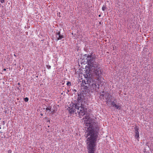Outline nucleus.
<instances>
[{
    "label": "nucleus",
    "mask_w": 153,
    "mask_h": 153,
    "mask_svg": "<svg viewBox=\"0 0 153 153\" xmlns=\"http://www.w3.org/2000/svg\"><path fill=\"white\" fill-rule=\"evenodd\" d=\"M83 120H84L85 128H87L85 136L87 138L86 142L88 153H94L100 127L95 120L88 116H86Z\"/></svg>",
    "instance_id": "1"
},
{
    "label": "nucleus",
    "mask_w": 153,
    "mask_h": 153,
    "mask_svg": "<svg viewBox=\"0 0 153 153\" xmlns=\"http://www.w3.org/2000/svg\"><path fill=\"white\" fill-rule=\"evenodd\" d=\"M84 56L86 58V62L89 66V69L92 71H93V75L94 77L91 78L93 81L94 80L95 84L97 85L101 86L103 85L105 82L102 79V72L100 68V65L99 63L95 62L97 57L95 54H92L90 55L85 54Z\"/></svg>",
    "instance_id": "2"
},
{
    "label": "nucleus",
    "mask_w": 153,
    "mask_h": 153,
    "mask_svg": "<svg viewBox=\"0 0 153 153\" xmlns=\"http://www.w3.org/2000/svg\"><path fill=\"white\" fill-rule=\"evenodd\" d=\"M86 102L84 97L81 94H78L77 101L74 103L71 102L68 107L69 112L73 114L76 110L79 116H83L87 112V108H85V104Z\"/></svg>",
    "instance_id": "3"
},
{
    "label": "nucleus",
    "mask_w": 153,
    "mask_h": 153,
    "mask_svg": "<svg viewBox=\"0 0 153 153\" xmlns=\"http://www.w3.org/2000/svg\"><path fill=\"white\" fill-rule=\"evenodd\" d=\"M86 80H82V82L81 83V85L82 86H84L85 85L88 84L89 87L91 90L92 91L98 92L99 87V86L95 84L94 80L93 81L91 77L90 76V74L89 76L86 74L85 76Z\"/></svg>",
    "instance_id": "4"
},
{
    "label": "nucleus",
    "mask_w": 153,
    "mask_h": 153,
    "mask_svg": "<svg viewBox=\"0 0 153 153\" xmlns=\"http://www.w3.org/2000/svg\"><path fill=\"white\" fill-rule=\"evenodd\" d=\"M55 36L56 38L57 39H56V41L61 40L62 39L64 38V36L63 35H61L60 32L59 31H57L55 33Z\"/></svg>",
    "instance_id": "5"
},
{
    "label": "nucleus",
    "mask_w": 153,
    "mask_h": 153,
    "mask_svg": "<svg viewBox=\"0 0 153 153\" xmlns=\"http://www.w3.org/2000/svg\"><path fill=\"white\" fill-rule=\"evenodd\" d=\"M134 129H135L134 137L138 141H139L140 138L139 132V128L138 127L136 126L134 127Z\"/></svg>",
    "instance_id": "6"
},
{
    "label": "nucleus",
    "mask_w": 153,
    "mask_h": 153,
    "mask_svg": "<svg viewBox=\"0 0 153 153\" xmlns=\"http://www.w3.org/2000/svg\"><path fill=\"white\" fill-rule=\"evenodd\" d=\"M114 107H115L116 109H118L119 110L121 109V106L119 105H117L116 104L115 105H114Z\"/></svg>",
    "instance_id": "7"
},
{
    "label": "nucleus",
    "mask_w": 153,
    "mask_h": 153,
    "mask_svg": "<svg viewBox=\"0 0 153 153\" xmlns=\"http://www.w3.org/2000/svg\"><path fill=\"white\" fill-rule=\"evenodd\" d=\"M51 106H49L47 108H46V111H51Z\"/></svg>",
    "instance_id": "8"
},
{
    "label": "nucleus",
    "mask_w": 153,
    "mask_h": 153,
    "mask_svg": "<svg viewBox=\"0 0 153 153\" xmlns=\"http://www.w3.org/2000/svg\"><path fill=\"white\" fill-rule=\"evenodd\" d=\"M106 9V7L105 5H103V6H102V11H105V10Z\"/></svg>",
    "instance_id": "9"
},
{
    "label": "nucleus",
    "mask_w": 153,
    "mask_h": 153,
    "mask_svg": "<svg viewBox=\"0 0 153 153\" xmlns=\"http://www.w3.org/2000/svg\"><path fill=\"white\" fill-rule=\"evenodd\" d=\"M111 104L113 106V107H114V105H115L116 104L115 103V102H114V101H112L111 102Z\"/></svg>",
    "instance_id": "10"
},
{
    "label": "nucleus",
    "mask_w": 153,
    "mask_h": 153,
    "mask_svg": "<svg viewBox=\"0 0 153 153\" xmlns=\"http://www.w3.org/2000/svg\"><path fill=\"white\" fill-rule=\"evenodd\" d=\"M66 85L68 86H70L71 85V83L70 82L68 81Z\"/></svg>",
    "instance_id": "11"
},
{
    "label": "nucleus",
    "mask_w": 153,
    "mask_h": 153,
    "mask_svg": "<svg viewBox=\"0 0 153 153\" xmlns=\"http://www.w3.org/2000/svg\"><path fill=\"white\" fill-rule=\"evenodd\" d=\"M24 101L26 102H27L28 101L29 99L28 98L26 97L24 98Z\"/></svg>",
    "instance_id": "12"
},
{
    "label": "nucleus",
    "mask_w": 153,
    "mask_h": 153,
    "mask_svg": "<svg viewBox=\"0 0 153 153\" xmlns=\"http://www.w3.org/2000/svg\"><path fill=\"white\" fill-rule=\"evenodd\" d=\"M47 68L48 69L51 68V66L48 65H47L46 66Z\"/></svg>",
    "instance_id": "13"
},
{
    "label": "nucleus",
    "mask_w": 153,
    "mask_h": 153,
    "mask_svg": "<svg viewBox=\"0 0 153 153\" xmlns=\"http://www.w3.org/2000/svg\"><path fill=\"white\" fill-rule=\"evenodd\" d=\"M84 86V89H85L86 90H87L88 88V87L87 85H85Z\"/></svg>",
    "instance_id": "14"
},
{
    "label": "nucleus",
    "mask_w": 153,
    "mask_h": 153,
    "mask_svg": "<svg viewBox=\"0 0 153 153\" xmlns=\"http://www.w3.org/2000/svg\"><path fill=\"white\" fill-rule=\"evenodd\" d=\"M12 151L10 149L8 150L7 151L8 153H11Z\"/></svg>",
    "instance_id": "15"
},
{
    "label": "nucleus",
    "mask_w": 153,
    "mask_h": 153,
    "mask_svg": "<svg viewBox=\"0 0 153 153\" xmlns=\"http://www.w3.org/2000/svg\"><path fill=\"white\" fill-rule=\"evenodd\" d=\"M0 1L1 3H4L5 0H0Z\"/></svg>",
    "instance_id": "16"
},
{
    "label": "nucleus",
    "mask_w": 153,
    "mask_h": 153,
    "mask_svg": "<svg viewBox=\"0 0 153 153\" xmlns=\"http://www.w3.org/2000/svg\"><path fill=\"white\" fill-rule=\"evenodd\" d=\"M51 112L52 113H53L54 112V110H53L52 111H51Z\"/></svg>",
    "instance_id": "17"
},
{
    "label": "nucleus",
    "mask_w": 153,
    "mask_h": 153,
    "mask_svg": "<svg viewBox=\"0 0 153 153\" xmlns=\"http://www.w3.org/2000/svg\"><path fill=\"white\" fill-rule=\"evenodd\" d=\"M6 69H5V68H4V69L3 70V71H6Z\"/></svg>",
    "instance_id": "18"
},
{
    "label": "nucleus",
    "mask_w": 153,
    "mask_h": 153,
    "mask_svg": "<svg viewBox=\"0 0 153 153\" xmlns=\"http://www.w3.org/2000/svg\"><path fill=\"white\" fill-rule=\"evenodd\" d=\"M116 100H117V99H114V101H116Z\"/></svg>",
    "instance_id": "19"
},
{
    "label": "nucleus",
    "mask_w": 153,
    "mask_h": 153,
    "mask_svg": "<svg viewBox=\"0 0 153 153\" xmlns=\"http://www.w3.org/2000/svg\"><path fill=\"white\" fill-rule=\"evenodd\" d=\"M106 100H108V97H107V98H106Z\"/></svg>",
    "instance_id": "20"
},
{
    "label": "nucleus",
    "mask_w": 153,
    "mask_h": 153,
    "mask_svg": "<svg viewBox=\"0 0 153 153\" xmlns=\"http://www.w3.org/2000/svg\"><path fill=\"white\" fill-rule=\"evenodd\" d=\"M98 16H99V17H100V16H101V15H100H100H99Z\"/></svg>",
    "instance_id": "21"
},
{
    "label": "nucleus",
    "mask_w": 153,
    "mask_h": 153,
    "mask_svg": "<svg viewBox=\"0 0 153 153\" xmlns=\"http://www.w3.org/2000/svg\"><path fill=\"white\" fill-rule=\"evenodd\" d=\"M107 95H108V96H109V94H107Z\"/></svg>",
    "instance_id": "22"
},
{
    "label": "nucleus",
    "mask_w": 153,
    "mask_h": 153,
    "mask_svg": "<svg viewBox=\"0 0 153 153\" xmlns=\"http://www.w3.org/2000/svg\"><path fill=\"white\" fill-rule=\"evenodd\" d=\"M102 93H104V91H103L102 92Z\"/></svg>",
    "instance_id": "23"
},
{
    "label": "nucleus",
    "mask_w": 153,
    "mask_h": 153,
    "mask_svg": "<svg viewBox=\"0 0 153 153\" xmlns=\"http://www.w3.org/2000/svg\"><path fill=\"white\" fill-rule=\"evenodd\" d=\"M19 84H20V83H18V85H19Z\"/></svg>",
    "instance_id": "24"
},
{
    "label": "nucleus",
    "mask_w": 153,
    "mask_h": 153,
    "mask_svg": "<svg viewBox=\"0 0 153 153\" xmlns=\"http://www.w3.org/2000/svg\"><path fill=\"white\" fill-rule=\"evenodd\" d=\"M102 96H103L104 94H102Z\"/></svg>",
    "instance_id": "25"
}]
</instances>
